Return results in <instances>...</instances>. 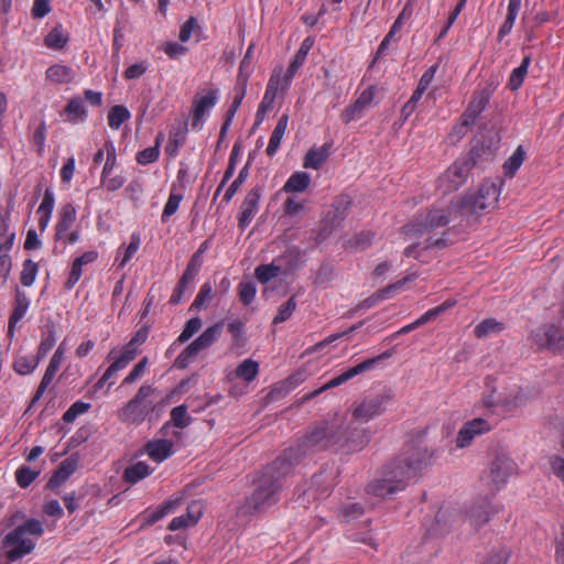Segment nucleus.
Segmentation results:
<instances>
[{"instance_id": "052dcab7", "label": "nucleus", "mask_w": 564, "mask_h": 564, "mask_svg": "<svg viewBox=\"0 0 564 564\" xmlns=\"http://www.w3.org/2000/svg\"><path fill=\"white\" fill-rule=\"evenodd\" d=\"M200 265H202V260H199V254H193L181 280H183V282H187V283L192 282L194 280L195 275L197 274Z\"/></svg>"}, {"instance_id": "a19ab883", "label": "nucleus", "mask_w": 564, "mask_h": 564, "mask_svg": "<svg viewBox=\"0 0 564 564\" xmlns=\"http://www.w3.org/2000/svg\"><path fill=\"white\" fill-rule=\"evenodd\" d=\"M529 65H530V57L525 56L522 59L521 65L512 70L510 78H509V83H508V87L511 90H517L522 85V82L528 73Z\"/></svg>"}, {"instance_id": "680f3d73", "label": "nucleus", "mask_w": 564, "mask_h": 564, "mask_svg": "<svg viewBox=\"0 0 564 564\" xmlns=\"http://www.w3.org/2000/svg\"><path fill=\"white\" fill-rule=\"evenodd\" d=\"M238 294H239L240 301L245 305L250 304L253 301L254 295H256V286H254V284L251 283V282H241L238 285Z\"/></svg>"}, {"instance_id": "bb28decb", "label": "nucleus", "mask_w": 564, "mask_h": 564, "mask_svg": "<svg viewBox=\"0 0 564 564\" xmlns=\"http://www.w3.org/2000/svg\"><path fill=\"white\" fill-rule=\"evenodd\" d=\"M145 453L155 463H162L173 453V442L166 438L152 440L144 446Z\"/></svg>"}, {"instance_id": "0eeeda50", "label": "nucleus", "mask_w": 564, "mask_h": 564, "mask_svg": "<svg viewBox=\"0 0 564 564\" xmlns=\"http://www.w3.org/2000/svg\"><path fill=\"white\" fill-rule=\"evenodd\" d=\"M532 399L530 390L513 382H507L484 398L488 408H498L503 413H511L525 406Z\"/></svg>"}, {"instance_id": "c85d7f7f", "label": "nucleus", "mask_w": 564, "mask_h": 564, "mask_svg": "<svg viewBox=\"0 0 564 564\" xmlns=\"http://www.w3.org/2000/svg\"><path fill=\"white\" fill-rule=\"evenodd\" d=\"M330 144L312 148L304 158V167L318 170L329 156Z\"/></svg>"}, {"instance_id": "72a5a7b5", "label": "nucleus", "mask_w": 564, "mask_h": 564, "mask_svg": "<svg viewBox=\"0 0 564 564\" xmlns=\"http://www.w3.org/2000/svg\"><path fill=\"white\" fill-rule=\"evenodd\" d=\"M74 77V70L65 65H53L46 70V78L56 84L70 83Z\"/></svg>"}, {"instance_id": "4d7b16f0", "label": "nucleus", "mask_w": 564, "mask_h": 564, "mask_svg": "<svg viewBox=\"0 0 564 564\" xmlns=\"http://www.w3.org/2000/svg\"><path fill=\"white\" fill-rule=\"evenodd\" d=\"M89 409V403L77 401L64 413L63 420L66 423H72L78 415L86 413Z\"/></svg>"}, {"instance_id": "4468645a", "label": "nucleus", "mask_w": 564, "mask_h": 564, "mask_svg": "<svg viewBox=\"0 0 564 564\" xmlns=\"http://www.w3.org/2000/svg\"><path fill=\"white\" fill-rule=\"evenodd\" d=\"M492 88L490 86L485 87L478 93H475L467 109L460 117V123L455 127L457 134H465L467 129L475 122L476 118L484 111L487 106Z\"/></svg>"}, {"instance_id": "a878e982", "label": "nucleus", "mask_w": 564, "mask_h": 564, "mask_svg": "<svg viewBox=\"0 0 564 564\" xmlns=\"http://www.w3.org/2000/svg\"><path fill=\"white\" fill-rule=\"evenodd\" d=\"M345 438L347 440L345 445L346 452L360 451L370 442V432L368 429L354 426L348 423V434H346Z\"/></svg>"}, {"instance_id": "774afa93", "label": "nucleus", "mask_w": 564, "mask_h": 564, "mask_svg": "<svg viewBox=\"0 0 564 564\" xmlns=\"http://www.w3.org/2000/svg\"><path fill=\"white\" fill-rule=\"evenodd\" d=\"M549 464L552 473L563 482L564 485V458L553 455L549 458Z\"/></svg>"}, {"instance_id": "bf43d9fd", "label": "nucleus", "mask_w": 564, "mask_h": 564, "mask_svg": "<svg viewBox=\"0 0 564 564\" xmlns=\"http://www.w3.org/2000/svg\"><path fill=\"white\" fill-rule=\"evenodd\" d=\"M276 96L274 95H271V94H268V93H264V96L262 98V101L260 102L259 105V108L257 110V115H256V124H260L267 112L269 110H271L272 106H273V102H274V99H275Z\"/></svg>"}, {"instance_id": "338daca9", "label": "nucleus", "mask_w": 564, "mask_h": 564, "mask_svg": "<svg viewBox=\"0 0 564 564\" xmlns=\"http://www.w3.org/2000/svg\"><path fill=\"white\" fill-rule=\"evenodd\" d=\"M510 556L507 549H499L491 551L485 558L482 564H506Z\"/></svg>"}, {"instance_id": "393cba45", "label": "nucleus", "mask_w": 564, "mask_h": 564, "mask_svg": "<svg viewBox=\"0 0 564 564\" xmlns=\"http://www.w3.org/2000/svg\"><path fill=\"white\" fill-rule=\"evenodd\" d=\"M78 457L72 455L64 459L47 482V487L54 489L65 482L68 477L77 469Z\"/></svg>"}, {"instance_id": "2f4dec72", "label": "nucleus", "mask_w": 564, "mask_h": 564, "mask_svg": "<svg viewBox=\"0 0 564 564\" xmlns=\"http://www.w3.org/2000/svg\"><path fill=\"white\" fill-rule=\"evenodd\" d=\"M392 487H394L393 482L384 481V473L381 471L379 478L368 484L367 492L377 497H387L400 491V489H393Z\"/></svg>"}, {"instance_id": "f3484780", "label": "nucleus", "mask_w": 564, "mask_h": 564, "mask_svg": "<svg viewBox=\"0 0 564 564\" xmlns=\"http://www.w3.org/2000/svg\"><path fill=\"white\" fill-rule=\"evenodd\" d=\"M217 101L216 90H207L205 94H196L192 102V127L196 129L200 126L205 115Z\"/></svg>"}, {"instance_id": "c756f323", "label": "nucleus", "mask_w": 564, "mask_h": 564, "mask_svg": "<svg viewBox=\"0 0 564 564\" xmlns=\"http://www.w3.org/2000/svg\"><path fill=\"white\" fill-rule=\"evenodd\" d=\"M288 122H289V116L282 115L272 131V134L269 140V144L265 150V152L269 156L274 155L275 152L278 151L280 143L283 139V135L285 133V130L288 128Z\"/></svg>"}, {"instance_id": "f704fd0d", "label": "nucleus", "mask_w": 564, "mask_h": 564, "mask_svg": "<svg viewBox=\"0 0 564 564\" xmlns=\"http://www.w3.org/2000/svg\"><path fill=\"white\" fill-rule=\"evenodd\" d=\"M311 182V177L305 172H296L290 176L283 186V191L286 193H302L304 192Z\"/></svg>"}, {"instance_id": "49530a36", "label": "nucleus", "mask_w": 564, "mask_h": 564, "mask_svg": "<svg viewBox=\"0 0 564 564\" xmlns=\"http://www.w3.org/2000/svg\"><path fill=\"white\" fill-rule=\"evenodd\" d=\"M283 76V67H275L269 78L265 93L276 96L279 90L284 91L285 89H282V86L284 85Z\"/></svg>"}, {"instance_id": "9b49d317", "label": "nucleus", "mask_w": 564, "mask_h": 564, "mask_svg": "<svg viewBox=\"0 0 564 564\" xmlns=\"http://www.w3.org/2000/svg\"><path fill=\"white\" fill-rule=\"evenodd\" d=\"M390 356H391V354L389 351H384L383 354H381L375 358H369V359L364 360L362 362L349 368L348 370L344 371L341 375L329 380L327 383H325L321 388L313 390L312 392L305 394L303 397V400L308 401V400L319 395L322 392H324L328 389H332V388H335V387H338V386L345 383L346 381L350 380L351 378L373 368L378 364L379 360L389 358Z\"/></svg>"}, {"instance_id": "f03ea898", "label": "nucleus", "mask_w": 564, "mask_h": 564, "mask_svg": "<svg viewBox=\"0 0 564 564\" xmlns=\"http://www.w3.org/2000/svg\"><path fill=\"white\" fill-rule=\"evenodd\" d=\"M435 460V451L426 446L411 447L388 463L382 471L384 481L393 482V489L404 490L408 482Z\"/></svg>"}, {"instance_id": "58836bf2", "label": "nucleus", "mask_w": 564, "mask_h": 564, "mask_svg": "<svg viewBox=\"0 0 564 564\" xmlns=\"http://www.w3.org/2000/svg\"><path fill=\"white\" fill-rule=\"evenodd\" d=\"M503 329V324L495 318H487L480 322L474 328V334L477 338H484L491 334H498Z\"/></svg>"}, {"instance_id": "4c0bfd02", "label": "nucleus", "mask_w": 564, "mask_h": 564, "mask_svg": "<svg viewBox=\"0 0 564 564\" xmlns=\"http://www.w3.org/2000/svg\"><path fill=\"white\" fill-rule=\"evenodd\" d=\"M152 469L144 463L138 462L124 470V479L130 484H135L144 477L149 476Z\"/></svg>"}, {"instance_id": "ea45409f", "label": "nucleus", "mask_w": 564, "mask_h": 564, "mask_svg": "<svg viewBox=\"0 0 564 564\" xmlns=\"http://www.w3.org/2000/svg\"><path fill=\"white\" fill-rule=\"evenodd\" d=\"M259 371V365L257 361L252 359H246L243 360L237 368H236V377L243 379L245 381L250 382L256 378Z\"/></svg>"}, {"instance_id": "b1692460", "label": "nucleus", "mask_w": 564, "mask_h": 564, "mask_svg": "<svg viewBox=\"0 0 564 564\" xmlns=\"http://www.w3.org/2000/svg\"><path fill=\"white\" fill-rule=\"evenodd\" d=\"M63 359H64V351H63L62 347L59 346L50 360V364H48L46 371L41 380V383L35 392V395L33 397L32 402H36L43 395V393L47 389L48 384L52 382L56 371L58 370Z\"/></svg>"}, {"instance_id": "7c9ffc66", "label": "nucleus", "mask_w": 564, "mask_h": 564, "mask_svg": "<svg viewBox=\"0 0 564 564\" xmlns=\"http://www.w3.org/2000/svg\"><path fill=\"white\" fill-rule=\"evenodd\" d=\"M76 219V209L72 204H66L61 210V218L56 226V238L63 239Z\"/></svg>"}, {"instance_id": "09e8293b", "label": "nucleus", "mask_w": 564, "mask_h": 564, "mask_svg": "<svg viewBox=\"0 0 564 564\" xmlns=\"http://www.w3.org/2000/svg\"><path fill=\"white\" fill-rule=\"evenodd\" d=\"M186 411H187V408L184 404L172 409L171 422L174 426H176L178 429H184L189 425L192 420L187 415Z\"/></svg>"}, {"instance_id": "5fc2aeb1", "label": "nucleus", "mask_w": 564, "mask_h": 564, "mask_svg": "<svg viewBox=\"0 0 564 564\" xmlns=\"http://www.w3.org/2000/svg\"><path fill=\"white\" fill-rule=\"evenodd\" d=\"M159 145H160V137H158L156 143L154 147L147 148L137 154L138 163L145 165V164L156 161L159 158V153H160Z\"/></svg>"}, {"instance_id": "6ab92c4d", "label": "nucleus", "mask_w": 564, "mask_h": 564, "mask_svg": "<svg viewBox=\"0 0 564 564\" xmlns=\"http://www.w3.org/2000/svg\"><path fill=\"white\" fill-rule=\"evenodd\" d=\"M375 97L372 88L365 89L358 98L348 105L340 113V119L344 123H349L354 120L361 118L364 111L371 105Z\"/></svg>"}, {"instance_id": "c9c22d12", "label": "nucleus", "mask_w": 564, "mask_h": 564, "mask_svg": "<svg viewBox=\"0 0 564 564\" xmlns=\"http://www.w3.org/2000/svg\"><path fill=\"white\" fill-rule=\"evenodd\" d=\"M64 112L68 115V119L72 122H82L86 119V108L80 98L75 97L72 98L66 107L64 108Z\"/></svg>"}, {"instance_id": "6e6552de", "label": "nucleus", "mask_w": 564, "mask_h": 564, "mask_svg": "<svg viewBox=\"0 0 564 564\" xmlns=\"http://www.w3.org/2000/svg\"><path fill=\"white\" fill-rule=\"evenodd\" d=\"M154 391L155 389L151 386H141L135 395L117 411V417L122 423H142L152 409V401H149V398Z\"/></svg>"}, {"instance_id": "7ed1b4c3", "label": "nucleus", "mask_w": 564, "mask_h": 564, "mask_svg": "<svg viewBox=\"0 0 564 564\" xmlns=\"http://www.w3.org/2000/svg\"><path fill=\"white\" fill-rule=\"evenodd\" d=\"M346 434H348V423L339 421L324 422L302 437L296 445L288 449H294L293 458L297 463L315 449L335 447L345 451Z\"/></svg>"}, {"instance_id": "9d476101", "label": "nucleus", "mask_w": 564, "mask_h": 564, "mask_svg": "<svg viewBox=\"0 0 564 564\" xmlns=\"http://www.w3.org/2000/svg\"><path fill=\"white\" fill-rule=\"evenodd\" d=\"M220 325L216 324L205 329L177 356L174 366L178 369H185L202 350L207 349L216 341L220 335Z\"/></svg>"}, {"instance_id": "5701e85b", "label": "nucleus", "mask_w": 564, "mask_h": 564, "mask_svg": "<svg viewBox=\"0 0 564 564\" xmlns=\"http://www.w3.org/2000/svg\"><path fill=\"white\" fill-rule=\"evenodd\" d=\"M202 513L203 510L200 503L198 501H193L188 505L185 514L176 517L170 522L169 530L177 531L181 529L193 527L197 523V521L202 517Z\"/></svg>"}, {"instance_id": "4be33fe9", "label": "nucleus", "mask_w": 564, "mask_h": 564, "mask_svg": "<svg viewBox=\"0 0 564 564\" xmlns=\"http://www.w3.org/2000/svg\"><path fill=\"white\" fill-rule=\"evenodd\" d=\"M459 519V513L451 508H441L436 516L433 525L429 529L432 535H443L448 532Z\"/></svg>"}, {"instance_id": "13d9d810", "label": "nucleus", "mask_w": 564, "mask_h": 564, "mask_svg": "<svg viewBox=\"0 0 564 564\" xmlns=\"http://www.w3.org/2000/svg\"><path fill=\"white\" fill-rule=\"evenodd\" d=\"M364 513V508L359 503H350L347 506H344L340 511V519L344 522H350L355 519H358Z\"/></svg>"}, {"instance_id": "39448f33", "label": "nucleus", "mask_w": 564, "mask_h": 564, "mask_svg": "<svg viewBox=\"0 0 564 564\" xmlns=\"http://www.w3.org/2000/svg\"><path fill=\"white\" fill-rule=\"evenodd\" d=\"M44 528L37 519H26L23 523L15 527L2 540V546L9 547L6 552L8 562H15L21 557L32 553L35 549V541L43 535Z\"/></svg>"}, {"instance_id": "ddd939ff", "label": "nucleus", "mask_w": 564, "mask_h": 564, "mask_svg": "<svg viewBox=\"0 0 564 564\" xmlns=\"http://www.w3.org/2000/svg\"><path fill=\"white\" fill-rule=\"evenodd\" d=\"M474 165L475 161L471 156L456 160L441 176V187H444L445 191H456L465 183Z\"/></svg>"}, {"instance_id": "cd10ccee", "label": "nucleus", "mask_w": 564, "mask_h": 564, "mask_svg": "<svg viewBox=\"0 0 564 564\" xmlns=\"http://www.w3.org/2000/svg\"><path fill=\"white\" fill-rule=\"evenodd\" d=\"M311 47H312V42L308 39L304 40L301 47L297 50L296 54L294 55L292 62L290 63V65L286 69V73L283 76L284 85L282 86V89H288L290 87L295 73L303 65Z\"/></svg>"}, {"instance_id": "864d4df0", "label": "nucleus", "mask_w": 564, "mask_h": 564, "mask_svg": "<svg viewBox=\"0 0 564 564\" xmlns=\"http://www.w3.org/2000/svg\"><path fill=\"white\" fill-rule=\"evenodd\" d=\"M296 308V301L294 296L290 297L284 304H282L276 316L273 318V324H279L289 319Z\"/></svg>"}, {"instance_id": "6e6d98bb", "label": "nucleus", "mask_w": 564, "mask_h": 564, "mask_svg": "<svg viewBox=\"0 0 564 564\" xmlns=\"http://www.w3.org/2000/svg\"><path fill=\"white\" fill-rule=\"evenodd\" d=\"M39 471L32 470L30 467L21 466L15 471V479L20 487L26 488L37 476Z\"/></svg>"}, {"instance_id": "79ce46f5", "label": "nucleus", "mask_w": 564, "mask_h": 564, "mask_svg": "<svg viewBox=\"0 0 564 564\" xmlns=\"http://www.w3.org/2000/svg\"><path fill=\"white\" fill-rule=\"evenodd\" d=\"M130 118V112L123 106H115L108 113L109 127L118 130L120 126Z\"/></svg>"}, {"instance_id": "2eb2a0df", "label": "nucleus", "mask_w": 564, "mask_h": 564, "mask_svg": "<svg viewBox=\"0 0 564 564\" xmlns=\"http://www.w3.org/2000/svg\"><path fill=\"white\" fill-rule=\"evenodd\" d=\"M518 467L512 458L497 454L489 466L488 477L496 490L500 489L508 479L517 474Z\"/></svg>"}, {"instance_id": "423d86ee", "label": "nucleus", "mask_w": 564, "mask_h": 564, "mask_svg": "<svg viewBox=\"0 0 564 564\" xmlns=\"http://www.w3.org/2000/svg\"><path fill=\"white\" fill-rule=\"evenodd\" d=\"M455 199L447 206H435L426 215L417 217L412 223L404 226V235L413 240L424 234H429L438 227L446 226L451 220L462 217L459 212L453 208Z\"/></svg>"}, {"instance_id": "8fccbe9b", "label": "nucleus", "mask_w": 564, "mask_h": 564, "mask_svg": "<svg viewBox=\"0 0 564 564\" xmlns=\"http://www.w3.org/2000/svg\"><path fill=\"white\" fill-rule=\"evenodd\" d=\"M334 278H335L334 267L329 263H323V264H321V267L318 268V270L315 273L314 284H316L318 286H323V285L329 283L330 281H333Z\"/></svg>"}, {"instance_id": "e2e57ef3", "label": "nucleus", "mask_w": 564, "mask_h": 564, "mask_svg": "<svg viewBox=\"0 0 564 564\" xmlns=\"http://www.w3.org/2000/svg\"><path fill=\"white\" fill-rule=\"evenodd\" d=\"M182 200L181 194L171 193L162 213V221H166L177 210Z\"/></svg>"}, {"instance_id": "1a4fd4ad", "label": "nucleus", "mask_w": 564, "mask_h": 564, "mask_svg": "<svg viewBox=\"0 0 564 564\" xmlns=\"http://www.w3.org/2000/svg\"><path fill=\"white\" fill-rule=\"evenodd\" d=\"M391 391L368 395L351 405V415L355 420L368 422L384 412L386 405L392 400Z\"/></svg>"}, {"instance_id": "0e129e2a", "label": "nucleus", "mask_w": 564, "mask_h": 564, "mask_svg": "<svg viewBox=\"0 0 564 564\" xmlns=\"http://www.w3.org/2000/svg\"><path fill=\"white\" fill-rule=\"evenodd\" d=\"M107 151V160L102 169L101 178L105 181V178L111 173L116 165V149L111 142H107L106 145Z\"/></svg>"}, {"instance_id": "aec40b11", "label": "nucleus", "mask_w": 564, "mask_h": 564, "mask_svg": "<svg viewBox=\"0 0 564 564\" xmlns=\"http://www.w3.org/2000/svg\"><path fill=\"white\" fill-rule=\"evenodd\" d=\"M490 430V425L486 420L474 419L468 421L459 430L456 437L457 447L464 448L470 444L476 435L485 433Z\"/></svg>"}, {"instance_id": "69168bd1", "label": "nucleus", "mask_w": 564, "mask_h": 564, "mask_svg": "<svg viewBox=\"0 0 564 564\" xmlns=\"http://www.w3.org/2000/svg\"><path fill=\"white\" fill-rule=\"evenodd\" d=\"M213 288L209 283H205L202 285L196 299L193 302L194 307H202L208 304L212 300Z\"/></svg>"}, {"instance_id": "dca6fc26", "label": "nucleus", "mask_w": 564, "mask_h": 564, "mask_svg": "<svg viewBox=\"0 0 564 564\" xmlns=\"http://www.w3.org/2000/svg\"><path fill=\"white\" fill-rule=\"evenodd\" d=\"M494 512L495 511L489 499L480 497L468 507L465 520L469 522L470 527L479 529L489 521Z\"/></svg>"}, {"instance_id": "603ef678", "label": "nucleus", "mask_w": 564, "mask_h": 564, "mask_svg": "<svg viewBox=\"0 0 564 564\" xmlns=\"http://www.w3.org/2000/svg\"><path fill=\"white\" fill-rule=\"evenodd\" d=\"M202 327V321L198 317L188 319L180 334L177 341L183 344L187 341L194 334H196Z\"/></svg>"}, {"instance_id": "473e14b6", "label": "nucleus", "mask_w": 564, "mask_h": 564, "mask_svg": "<svg viewBox=\"0 0 564 564\" xmlns=\"http://www.w3.org/2000/svg\"><path fill=\"white\" fill-rule=\"evenodd\" d=\"M29 306V301L25 294L17 291L15 307L9 318L8 334L13 335L15 324L24 316Z\"/></svg>"}, {"instance_id": "37998d69", "label": "nucleus", "mask_w": 564, "mask_h": 564, "mask_svg": "<svg viewBox=\"0 0 564 564\" xmlns=\"http://www.w3.org/2000/svg\"><path fill=\"white\" fill-rule=\"evenodd\" d=\"M67 41L68 39L64 34L61 25H57L54 29H52L44 40L45 45L54 50L63 48Z\"/></svg>"}, {"instance_id": "412c9836", "label": "nucleus", "mask_w": 564, "mask_h": 564, "mask_svg": "<svg viewBox=\"0 0 564 564\" xmlns=\"http://www.w3.org/2000/svg\"><path fill=\"white\" fill-rule=\"evenodd\" d=\"M261 198V188L253 187L245 197L238 218V225L241 229H245L258 212L259 200Z\"/></svg>"}, {"instance_id": "de8ad7c7", "label": "nucleus", "mask_w": 564, "mask_h": 564, "mask_svg": "<svg viewBox=\"0 0 564 564\" xmlns=\"http://www.w3.org/2000/svg\"><path fill=\"white\" fill-rule=\"evenodd\" d=\"M524 161V151L521 147L517 148L513 154L503 164L505 173L513 176L516 171L521 166Z\"/></svg>"}, {"instance_id": "e433bc0d", "label": "nucleus", "mask_w": 564, "mask_h": 564, "mask_svg": "<svg viewBox=\"0 0 564 564\" xmlns=\"http://www.w3.org/2000/svg\"><path fill=\"white\" fill-rule=\"evenodd\" d=\"M247 83H248V75L239 74L238 78H237L238 93H237V95H236V97H235L230 108L227 111V123H230V121L232 120L236 111L240 107V104H241V101H242V99H243V97L246 95Z\"/></svg>"}, {"instance_id": "a18cd8bd", "label": "nucleus", "mask_w": 564, "mask_h": 564, "mask_svg": "<svg viewBox=\"0 0 564 564\" xmlns=\"http://www.w3.org/2000/svg\"><path fill=\"white\" fill-rule=\"evenodd\" d=\"M280 272H281V268L279 265H275L274 263H270V264L259 265L256 269L254 274H256V278L261 283H267L270 280L276 278L280 274Z\"/></svg>"}, {"instance_id": "a211bd4d", "label": "nucleus", "mask_w": 564, "mask_h": 564, "mask_svg": "<svg viewBox=\"0 0 564 564\" xmlns=\"http://www.w3.org/2000/svg\"><path fill=\"white\" fill-rule=\"evenodd\" d=\"M350 205L351 199L347 195H340L335 198L324 218L325 230L328 229L327 235L345 219Z\"/></svg>"}, {"instance_id": "20e7f679", "label": "nucleus", "mask_w": 564, "mask_h": 564, "mask_svg": "<svg viewBox=\"0 0 564 564\" xmlns=\"http://www.w3.org/2000/svg\"><path fill=\"white\" fill-rule=\"evenodd\" d=\"M502 182L485 181L474 194L455 198L453 208L466 219L477 220L482 213H489L497 207Z\"/></svg>"}, {"instance_id": "f8f14e48", "label": "nucleus", "mask_w": 564, "mask_h": 564, "mask_svg": "<svg viewBox=\"0 0 564 564\" xmlns=\"http://www.w3.org/2000/svg\"><path fill=\"white\" fill-rule=\"evenodd\" d=\"M530 339L540 349L557 352L564 349V329L555 324H544L531 332Z\"/></svg>"}, {"instance_id": "3c124183", "label": "nucleus", "mask_w": 564, "mask_h": 564, "mask_svg": "<svg viewBox=\"0 0 564 564\" xmlns=\"http://www.w3.org/2000/svg\"><path fill=\"white\" fill-rule=\"evenodd\" d=\"M37 274V264L32 260H25L23 262V269L21 272V283L24 286H31L35 281Z\"/></svg>"}, {"instance_id": "f257e3e1", "label": "nucleus", "mask_w": 564, "mask_h": 564, "mask_svg": "<svg viewBox=\"0 0 564 564\" xmlns=\"http://www.w3.org/2000/svg\"><path fill=\"white\" fill-rule=\"evenodd\" d=\"M294 449H285L272 464L268 465L256 481V489L247 498L240 510L243 514L261 512L278 501L281 480L289 475L297 462L293 458Z\"/></svg>"}, {"instance_id": "c03bdc74", "label": "nucleus", "mask_w": 564, "mask_h": 564, "mask_svg": "<svg viewBox=\"0 0 564 564\" xmlns=\"http://www.w3.org/2000/svg\"><path fill=\"white\" fill-rule=\"evenodd\" d=\"M39 365L37 357L21 356L13 364L14 370L19 375H30Z\"/></svg>"}]
</instances>
